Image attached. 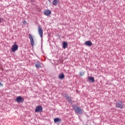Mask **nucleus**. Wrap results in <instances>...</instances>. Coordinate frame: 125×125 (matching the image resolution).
<instances>
[{
	"mask_svg": "<svg viewBox=\"0 0 125 125\" xmlns=\"http://www.w3.org/2000/svg\"><path fill=\"white\" fill-rule=\"evenodd\" d=\"M115 107L119 109H124L125 108L124 104L121 101H119L116 103Z\"/></svg>",
	"mask_w": 125,
	"mask_h": 125,
	"instance_id": "obj_1",
	"label": "nucleus"
},
{
	"mask_svg": "<svg viewBox=\"0 0 125 125\" xmlns=\"http://www.w3.org/2000/svg\"><path fill=\"white\" fill-rule=\"evenodd\" d=\"M38 34L40 36L41 39H42V36H43V30L40 26H38Z\"/></svg>",
	"mask_w": 125,
	"mask_h": 125,
	"instance_id": "obj_2",
	"label": "nucleus"
},
{
	"mask_svg": "<svg viewBox=\"0 0 125 125\" xmlns=\"http://www.w3.org/2000/svg\"><path fill=\"white\" fill-rule=\"evenodd\" d=\"M15 101L18 103H21L24 102V99L22 98L21 96H19L16 98L15 99Z\"/></svg>",
	"mask_w": 125,
	"mask_h": 125,
	"instance_id": "obj_3",
	"label": "nucleus"
},
{
	"mask_svg": "<svg viewBox=\"0 0 125 125\" xmlns=\"http://www.w3.org/2000/svg\"><path fill=\"white\" fill-rule=\"evenodd\" d=\"M42 111V105H38L36 106L35 109L36 113H40Z\"/></svg>",
	"mask_w": 125,
	"mask_h": 125,
	"instance_id": "obj_4",
	"label": "nucleus"
},
{
	"mask_svg": "<svg viewBox=\"0 0 125 125\" xmlns=\"http://www.w3.org/2000/svg\"><path fill=\"white\" fill-rule=\"evenodd\" d=\"M75 113H77V114H80V115H82L83 114V110L81 109V108L79 107V106L76 107V108L75 109Z\"/></svg>",
	"mask_w": 125,
	"mask_h": 125,
	"instance_id": "obj_5",
	"label": "nucleus"
},
{
	"mask_svg": "<svg viewBox=\"0 0 125 125\" xmlns=\"http://www.w3.org/2000/svg\"><path fill=\"white\" fill-rule=\"evenodd\" d=\"M17 49H18V45H17V44H14L12 45V48L11 49V51H12L13 52H15V51H16Z\"/></svg>",
	"mask_w": 125,
	"mask_h": 125,
	"instance_id": "obj_6",
	"label": "nucleus"
},
{
	"mask_svg": "<svg viewBox=\"0 0 125 125\" xmlns=\"http://www.w3.org/2000/svg\"><path fill=\"white\" fill-rule=\"evenodd\" d=\"M29 38L31 44L32 46H34L35 42H34V39L33 38V36L29 34Z\"/></svg>",
	"mask_w": 125,
	"mask_h": 125,
	"instance_id": "obj_7",
	"label": "nucleus"
},
{
	"mask_svg": "<svg viewBox=\"0 0 125 125\" xmlns=\"http://www.w3.org/2000/svg\"><path fill=\"white\" fill-rule=\"evenodd\" d=\"M44 15L46 16H49L50 14H51V11L50 10H45L43 12Z\"/></svg>",
	"mask_w": 125,
	"mask_h": 125,
	"instance_id": "obj_8",
	"label": "nucleus"
},
{
	"mask_svg": "<svg viewBox=\"0 0 125 125\" xmlns=\"http://www.w3.org/2000/svg\"><path fill=\"white\" fill-rule=\"evenodd\" d=\"M85 44L86 45H87L88 46H92V42H91L90 41H86L85 42Z\"/></svg>",
	"mask_w": 125,
	"mask_h": 125,
	"instance_id": "obj_9",
	"label": "nucleus"
},
{
	"mask_svg": "<svg viewBox=\"0 0 125 125\" xmlns=\"http://www.w3.org/2000/svg\"><path fill=\"white\" fill-rule=\"evenodd\" d=\"M62 47L64 49L67 48L68 47V43L66 42H62Z\"/></svg>",
	"mask_w": 125,
	"mask_h": 125,
	"instance_id": "obj_10",
	"label": "nucleus"
},
{
	"mask_svg": "<svg viewBox=\"0 0 125 125\" xmlns=\"http://www.w3.org/2000/svg\"><path fill=\"white\" fill-rule=\"evenodd\" d=\"M59 78L61 80H63V79H65V75H64V73H62L59 75Z\"/></svg>",
	"mask_w": 125,
	"mask_h": 125,
	"instance_id": "obj_11",
	"label": "nucleus"
},
{
	"mask_svg": "<svg viewBox=\"0 0 125 125\" xmlns=\"http://www.w3.org/2000/svg\"><path fill=\"white\" fill-rule=\"evenodd\" d=\"M65 98L68 102H72V98H71L70 96H66Z\"/></svg>",
	"mask_w": 125,
	"mask_h": 125,
	"instance_id": "obj_12",
	"label": "nucleus"
},
{
	"mask_svg": "<svg viewBox=\"0 0 125 125\" xmlns=\"http://www.w3.org/2000/svg\"><path fill=\"white\" fill-rule=\"evenodd\" d=\"M54 123H60L61 122V119L60 118H56L54 119Z\"/></svg>",
	"mask_w": 125,
	"mask_h": 125,
	"instance_id": "obj_13",
	"label": "nucleus"
},
{
	"mask_svg": "<svg viewBox=\"0 0 125 125\" xmlns=\"http://www.w3.org/2000/svg\"><path fill=\"white\" fill-rule=\"evenodd\" d=\"M59 2V1L58 0H54L52 2V4L53 5H57V3Z\"/></svg>",
	"mask_w": 125,
	"mask_h": 125,
	"instance_id": "obj_14",
	"label": "nucleus"
},
{
	"mask_svg": "<svg viewBox=\"0 0 125 125\" xmlns=\"http://www.w3.org/2000/svg\"><path fill=\"white\" fill-rule=\"evenodd\" d=\"M89 82H91V83H94V78L93 77H88Z\"/></svg>",
	"mask_w": 125,
	"mask_h": 125,
	"instance_id": "obj_15",
	"label": "nucleus"
},
{
	"mask_svg": "<svg viewBox=\"0 0 125 125\" xmlns=\"http://www.w3.org/2000/svg\"><path fill=\"white\" fill-rule=\"evenodd\" d=\"M36 68H41V64H40V62H39L38 63H37L36 65Z\"/></svg>",
	"mask_w": 125,
	"mask_h": 125,
	"instance_id": "obj_16",
	"label": "nucleus"
},
{
	"mask_svg": "<svg viewBox=\"0 0 125 125\" xmlns=\"http://www.w3.org/2000/svg\"><path fill=\"white\" fill-rule=\"evenodd\" d=\"M84 75V72H80V75L81 76V77H83V76Z\"/></svg>",
	"mask_w": 125,
	"mask_h": 125,
	"instance_id": "obj_17",
	"label": "nucleus"
},
{
	"mask_svg": "<svg viewBox=\"0 0 125 125\" xmlns=\"http://www.w3.org/2000/svg\"><path fill=\"white\" fill-rule=\"evenodd\" d=\"M22 23L24 25H26V24H27V21H22Z\"/></svg>",
	"mask_w": 125,
	"mask_h": 125,
	"instance_id": "obj_18",
	"label": "nucleus"
},
{
	"mask_svg": "<svg viewBox=\"0 0 125 125\" xmlns=\"http://www.w3.org/2000/svg\"><path fill=\"white\" fill-rule=\"evenodd\" d=\"M31 0V1L32 2H34V1H35V0Z\"/></svg>",
	"mask_w": 125,
	"mask_h": 125,
	"instance_id": "obj_19",
	"label": "nucleus"
},
{
	"mask_svg": "<svg viewBox=\"0 0 125 125\" xmlns=\"http://www.w3.org/2000/svg\"><path fill=\"white\" fill-rule=\"evenodd\" d=\"M0 85L1 86H3V84H1V83H0Z\"/></svg>",
	"mask_w": 125,
	"mask_h": 125,
	"instance_id": "obj_20",
	"label": "nucleus"
},
{
	"mask_svg": "<svg viewBox=\"0 0 125 125\" xmlns=\"http://www.w3.org/2000/svg\"><path fill=\"white\" fill-rule=\"evenodd\" d=\"M1 20V19L0 18V22Z\"/></svg>",
	"mask_w": 125,
	"mask_h": 125,
	"instance_id": "obj_21",
	"label": "nucleus"
}]
</instances>
